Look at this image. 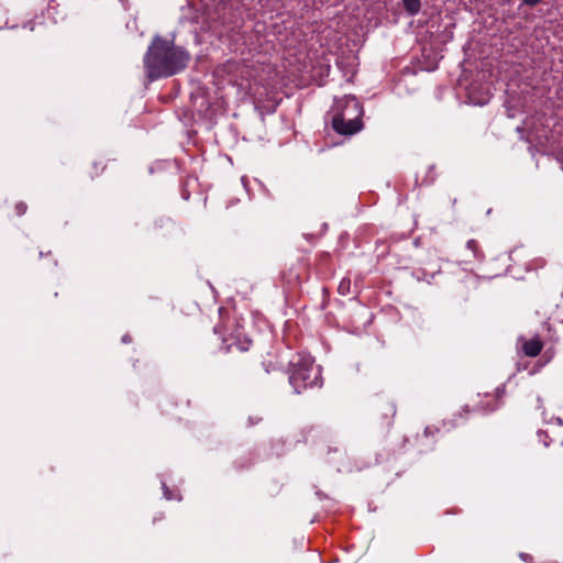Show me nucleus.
<instances>
[{"label": "nucleus", "mask_w": 563, "mask_h": 563, "mask_svg": "<svg viewBox=\"0 0 563 563\" xmlns=\"http://www.w3.org/2000/svg\"><path fill=\"white\" fill-rule=\"evenodd\" d=\"M266 11H274L266 0H210L205 4L203 16L208 30L221 35L225 29L240 26L245 18H255Z\"/></svg>", "instance_id": "1"}, {"label": "nucleus", "mask_w": 563, "mask_h": 563, "mask_svg": "<svg viewBox=\"0 0 563 563\" xmlns=\"http://www.w3.org/2000/svg\"><path fill=\"white\" fill-rule=\"evenodd\" d=\"M190 59L191 55L185 47L156 35L144 54L143 64L147 78L153 81L181 73Z\"/></svg>", "instance_id": "2"}, {"label": "nucleus", "mask_w": 563, "mask_h": 563, "mask_svg": "<svg viewBox=\"0 0 563 563\" xmlns=\"http://www.w3.org/2000/svg\"><path fill=\"white\" fill-rule=\"evenodd\" d=\"M288 375L289 384L297 394L322 384L321 368L310 355L296 354L289 361Z\"/></svg>", "instance_id": "3"}, {"label": "nucleus", "mask_w": 563, "mask_h": 563, "mask_svg": "<svg viewBox=\"0 0 563 563\" xmlns=\"http://www.w3.org/2000/svg\"><path fill=\"white\" fill-rule=\"evenodd\" d=\"M344 110L332 118V129L341 135H353L363 128V107L355 97L344 99Z\"/></svg>", "instance_id": "4"}, {"label": "nucleus", "mask_w": 563, "mask_h": 563, "mask_svg": "<svg viewBox=\"0 0 563 563\" xmlns=\"http://www.w3.org/2000/svg\"><path fill=\"white\" fill-rule=\"evenodd\" d=\"M377 412L382 415L384 419V424L390 427L393 424V419L396 415V406L393 401L388 399H383L377 405Z\"/></svg>", "instance_id": "5"}, {"label": "nucleus", "mask_w": 563, "mask_h": 563, "mask_svg": "<svg viewBox=\"0 0 563 563\" xmlns=\"http://www.w3.org/2000/svg\"><path fill=\"white\" fill-rule=\"evenodd\" d=\"M543 349V342L539 336L526 340L522 344V352L526 356L536 357Z\"/></svg>", "instance_id": "6"}, {"label": "nucleus", "mask_w": 563, "mask_h": 563, "mask_svg": "<svg viewBox=\"0 0 563 563\" xmlns=\"http://www.w3.org/2000/svg\"><path fill=\"white\" fill-rule=\"evenodd\" d=\"M250 344H251L250 341L241 342V341L230 336V338H223L221 349L227 353L233 352L234 349L240 352H244V351L249 350Z\"/></svg>", "instance_id": "7"}, {"label": "nucleus", "mask_w": 563, "mask_h": 563, "mask_svg": "<svg viewBox=\"0 0 563 563\" xmlns=\"http://www.w3.org/2000/svg\"><path fill=\"white\" fill-rule=\"evenodd\" d=\"M406 12L409 15H416L421 9V0H401Z\"/></svg>", "instance_id": "8"}, {"label": "nucleus", "mask_w": 563, "mask_h": 563, "mask_svg": "<svg viewBox=\"0 0 563 563\" xmlns=\"http://www.w3.org/2000/svg\"><path fill=\"white\" fill-rule=\"evenodd\" d=\"M106 167L107 164L102 159L93 162L91 165L92 170L90 172V178L93 179L95 177L100 176L104 172Z\"/></svg>", "instance_id": "9"}, {"label": "nucleus", "mask_w": 563, "mask_h": 563, "mask_svg": "<svg viewBox=\"0 0 563 563\" xmlns=\"http://www.w3.org/2000/svg\"><path fill=\"white\" fill-rule=\"evenodd\" d=\"M466 249H467L468 251H471V253L473 254V257H474V258H478V257H482V256H483V254H482V252H481L479 244H478V242H477L476 240H474V239H471V240H468V241H467V243H466Z\"/></svg>", "instance_id": "10"}, {"label": "nucleus", "mask_w": 563, "mask_h": 563, "mask_svg": "<svg viewBox=\"0 0 563 563\" xmlns=\"http://www.w3.org/2000/svg\"><path fill=\"white\" fill-rule=\"evenodd\" d=\"M27 210V205L23 201H19L14 205V212H15V216L18 217H22L23 214H25Z\"/></svg>", "instance_id": "11"}, {"label": "nucleus", "mask_w": 563, "mask_h": 563, "mask_svg": "<svg viewBox=\"0 0 563 563\" xmlns=\"http://www.w3.org/2000/svg\"><path fill=\"white\" fill-rule=\"evenodd\" d=\"M350 288V280H342L339 285V292L344 295L349 291Z\"/></svg>", "instance_id": "12"}, {"label": "nucleus", "mask_w": 563, "mask_h": 563, "mask_svg": "<svg viewBox=\"0 0 563 563\" xmlns=\"http://www.w3.org/2000/svg\"><path fill=\"white\" fill-rule=\"evenodd\" d=\"M519 558L523 561V562H527V563H533V558L528 554V553H525V552H521L519 553Z\"/></svg>", "instance_id": "13"}, {"label": "nucleus", "mask_w": 563, "mask_h": 563, "mask_svg": "<svg viewBox=\"0 0 563 563\" xmlns=\"http://www.w3.org/2000/svg\"><path fill=\"white\" fill-rule=\"evenodd\" d=\"M437 432H439V429H438V428H435V427H431V426H429V427H427V428L424 429V434H426L427 437H429V435H434Z\"/></svg>", "instance_id": "14"}, {"label": "nucleus", "mask_w": 563, "mask_h": 563, "mask_svg": "<svg viewBox=\"0 0 563 563\" xmlns=\"http://www.w3.org/2000/svg\"><path fill=\"white\" fill-rule=\"evenodd\" d=\"M282 0H266V3H271L274 10H277L282 7Z\"/></svg>", "instance_id": "15"}, {"label": "nucleus", "mask_w": 563, "mask_h": 563, "mask_svg": "<svg viewBox=\"0 0 563 563\" xmlns=\"http://www.w3.org/2000/svg\"><path fill=\"white\" fill-rule=\"evenodd\" d=\"M541 0H522V2L526 4V5H529V7H534L537 5Z\"/></svg>", "instance_id": "16"}, {"label": "nucleus", "mask_w": 563, "mask_h": 563, "mask_svg": "<svg viewBox=\"0 0 563 563\" xmlns=\"http://www.w3.org/2000/svg\"><path fill=\"white\" fill-rule=\"evenodd\" d=\"M505 394L504 388H496V398L500 399Z\"/></svg>", "instance_id": "17"}, {"label": "nucleus", "mask_w": 563, "mask_h": 563, "mask_svg": "<svg viewBox=\"0 0 563 563\" xmlns=\"http://www.w3.org/2000/svg\"><path fill=\"white\" fill-rule=\"evenodd\" d=\"M288 284H298L299 283V275H295L294 278H289L288 280Z\"/></svg>", "instance_id": "18"}, {"label": "nucleus", "mask_w": 563, "mask_h": 563, "mask_svg": "<svg viewBox=\"0 0 563 563\" xmlns=\"http://www.w3.org/2000/svg\"><path fill=\"white\" fill-rule=\"evenodd\" d=\"M122 341H123L124 343H129V342H131V338H130V335H128V334L123 335Z\"/></svg>", "instance_id": "19"}]
</instances>
